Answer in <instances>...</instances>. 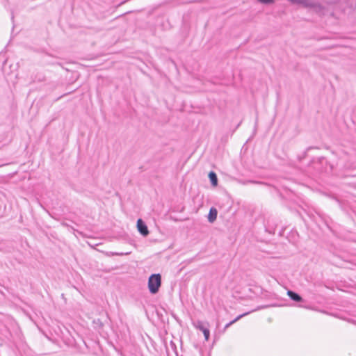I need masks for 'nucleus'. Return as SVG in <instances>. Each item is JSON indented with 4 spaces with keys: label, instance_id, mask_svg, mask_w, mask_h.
Instances as JSON below:
<instances>
[{
    "label": "nucleus",
    "instance_id": "nucleus-1",
    "mask_svg": "<svg viewBox=\"0 0 356 356\" xmlns=\"http://www.w3.org/2000/svg\"><path fill=\"white\" fill-rule=\"evenodd\" d=\"M293 4L300 5L305 8H313L316 13H321L324 9L320 3L315 0H288Z\"/></svg>",
    "mask_w": 356,
    "mask_h": 356
},
{
    "label": "nucleus",
    "instance_id": "nucleus-2",
    "mask_svg": "<svg viewBox=\"0 0 356 356\" xmlns=\"http://www.w3.org/2000/svg\"><path fill=\"white\" fill-rule=\"evenodd\" d=\"M147 285L150 293H157L161 286V275L159 273L152 274L149 277Z\"/></svg>",
    "mask_w": 356,
    "mask_h": 356
},
{
    "label": "nucleus",
    "instance_id": "nucleus-3",
    "mask_svg": "<svg viewBox=\"0 0 356 356\" xmlns=\"http://www.w3.org/2000/svg\"><path fill=\"white\" fill-rule=\"evenodd\" d=\"M193 325L197 330L202 331L204 334L206 341L209 339L210 331L209 329V323L200 320L193 322Z\"/></svg>",
    "mask_w": 356,
    "mask_h": 356
},
{
    "label": "nucleus",
    "instance_id": "nucleus-4",
    "mask_svg": "<svg viewBox=\"0 0 356 356\" xmlns=\"http://www.w3.org/2000/svg\"><path fill=\"white\" fill-rule=\"evenodd\" d=\"M137 229L138 232L143 236H147L149 234L147 226L141 218L137 220Z\"/></svg>",
    "mask_w": 356,
    "mask_h": 356
},
{
    "label": "nucleus",
    "instance_id": "nucleus-5",
    "mask_svg": "<svg viewBox=\"0 0 356 356\" xmlns=\"http://www.w3.org/2000/svg\"><path fill=\"white\" fill-rule=\"evenodd\" d=\"M218 211L215 207H211L207 216L209 222H213L217 218Z\"/></svg>",
    "mask_w": 356,
    "mask_h": 356
},
{
    "label": "nucleus",
    "instance_id": "nucleus-6",
    "mask_svg": "<svg viewBox=\"0 0 356 356\" xmlns=\"http://www.w3.org/2000/svg\"><path fill=\"white\" fill-rule=\"evenodd\" d=\"M33 82H43L46 81V76L42 72H36L31 76Z\"/></svg>",
    "mask_w": 356,
    "mask_h": 356
},
{
    "label": "nucleus",
    "instance_id": "nucleus-7",
    "mask_svg": "<svg viewBox=\"0 0 356 356\" xmlns=\"http://www.w3.org/2000/svg\"><path fill=\"white\" fill-rule=\"evenodd\" d=\"M287 294L289 296V298L295 302H300L302 301V298L295 291L289 290L287 291Z\"/></svg>",
    "mask_w": 356,
    "mask_h": 356
},
{
    "label": "nucleus",
    "instance_id": "nucleus-8",
    "mask_svg": "<svg viewBox=\"0 0 356 356\" xmlns=\"http://www.w3.org/2000/svg\"><path fill=\"white\" fill-rule=\"evenodd\" d=\"M209 178L213 186H216L218 185V177L216 172H214L213 171H211L209 173Z\"/></svg>",
    "mask_w": 356,
    "mask_h": 356
},
{
    "label": "nucleus",
    "instance_id": "nucleus-9",
    "mask_svg": "<svg viewBox=\"0 0 356 356\" xmlns=\"http://www.w3.org/2000/svg\"><path fill=\"white\" fill-rule=\"evenodd\" d=\"M249 312H245L244 314H240L238 315L237 317H236L234 320L231 321L229 323H227L225 326V328L224 330H226L227 328H228L230 325H232L233 323H236V321H238L239 319H241L242 317L246 316L247 314H248Z\"/></svg>",
    "mask_w": 356,
    "mask_h": 356
},
{
    "label": "nucleus",
    "instance_id": "nucleus-10",
    "mask_svg": "<svg viewBox=\"0 0 356 356\" xmlns=\"http://www.w3.org/2000/svg\"><path fill=\"white\" fill-rule=\"evenodd\" d=\"M261 3L268 5L274 3V0H257Z\"/></svg>",
    "mask_w": 356,
    "mask_h": 356
}]
</instances>
